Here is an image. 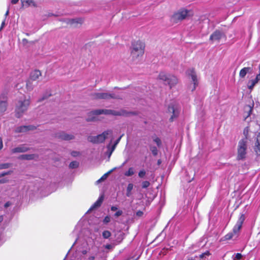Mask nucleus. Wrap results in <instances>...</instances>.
Here are the masks:
<instances>
[{
    "label": "nucleus",
    "mask_w": 260,
    "mask_h": 260,
    "mask_svg": "<svg viewBox=\"0 0 260 260\" xmlns=\"http://www.w3.org/2000/svg\"><path fill=\"white\" fill-rule=\"evenodd\" d=\"M223 34L219 30H216L214 31L210 37V40L211 41H218L222 37Z\"/></svg>",
    "instance_id": "12"
},
{
    "label": "nucleus",
    "mask_w": 260,
    "mask_h": 260,
    "mask_svg": "<svg viewBox=\"0 0 260 260\" xmlns=\"http://www.w3.org/2000/svg\"><path fill=\"white\" fill-rule=\"evenodd\" d=\"M187 74L191 79V83L188 85V88L190 91H193L198 85V80L196 73L193 69H189L187 71Z\"/></svg>",
    "instance_id": "9"
},
{
    "label": "nucleus",
    "mask_w": 260,
    "mask_h": 260,
    "mask_svg": "<svg viewBox=\"0 0 260 260\" xmlns=\"http://www.w3.org/2000/svg\"><path fill=\"white\" fill-rule=\"evenodd\" d=\"M150 149L154 155H156L157 154L158 150L156 147L151 146Z\"/></svg>",
    "instance_id": "29"
},
{
    "label": "nucleus",
    "mask_w": 260,
    "mask_h": 260,
    "mask_svg": "<svg viewBox=\"0 0 260 260\" xmlns=\"http://www.w3.org/2000/svg\"><path fill=\"white\" fill-rule=\"evenodd\" d=\"M79 163L76 161H72L70 163L69 167L71 168L74 169L78 167Z\"/></svg>",
    "instance_id": "27"
},
{
    "label": "nucleus",
    "mask_w": 260,
    "mask_h": 260,
    "mask_svg": "<svg viewBox=\"0 0 260 260\" xmlns=\"http://www.w3.org/2000/svg\"><path fill=\"white\" fill-rule=\"evenodd\" d=\"M22 5L24 7H36L37 4L35 0H21Z\"/></svg>",
    "instance_id": "16"
},
{
    "label": "nucleus",
    "mask_w": 260,
    "mask_h": 260,
    "mask_svg": "<svg viewBox=\"0 0 260 260\" xmlns=\"http://www.w3.org/2000/svg\"><path fill=\"white\" fill-rule=\"evenodd\" d=\"M259 81L260 78H257V75L254 79L249 81L248 83V87L249 89H252L254 85Z\"/></svg>",
    "instance_id": "19"
},
{
    "label": "nucleus",
    "mask_w": 260,
    "mask_h": 260,
    "mask_svg": "<svg viewBox=\"0 0 260 260\" xmlns=\"http://www.w3.org/2000/svg\"><path fill=\"white\" fill-rule=\"evenodd\" d=\"M107 149H108V157L109 158L110 157L112 152L115 149V145H113L111 147L110 145H109L107 146Z\"/></svg>",
    "instance_id": "25"
},
{
    "label": "nucleus",
    "mask_w": 260,
    "mask_h": 260,
    "mask_svg": "<svg viewBox=\"0 0 260 260\" xmlns=\"http://www.w3.org/2000/svg\"><path fill=\"white\" fill-rule=\"evenodd\" d=\"M112 114L114 115H123L124 114L121 113L120 112L113 111L111 110H104V109H100V110H96L93 111H91L90 112L89 114L90 115H92V117H88L87 118V120L88 121H93L95 120L96 119V116L100 115V114Z\"/></svg>",
    "instance_id": "8"
},
{
    "label": "nucleus",
    "mask_w": 260,
    "mask_h": 260,
    "mask_svg": "<svg viewBox=\"0 0 260 260\" xmlns=\"http://www.w3.org/2000/svg\"><path fill=\"white\" fill-rule=\"evenodd\" d=\"M35 154H23L21 155V158L23 159L30 160L33 159L35 157Z\"/></svg>",
    "instance_id": "23"
},
{
    "label": "nucleus",
    "mask_w": 260,
    "mask_h": 260,
    "mask_svg": "<svg viewBox=\"0 0 260 260\" xmlns=\"http://www.w3.org/2000/svg\"><path fill=\"white\" fill-rule=\"evenodd\" d=\"M116 168H114L109 171H108L107 173L105 174L99 180H98V182H100L101 180H105L107 178L109 174L112 173L115 170H116Z\"/></svg>",
    "instance_id": "24"
},
{
    "label": "nucleus",
    "mask_w": 260,
    "mask_h": 260,
    "mask_svg": "<svg viewBox=\"0 0 260 260\" xmlns=\"http://www.w3.org/2000/svg\"><path fill=\"white\" fill-rule=\"evenodd\" d=\"M5 25V20H4L2 23V24H1V28H0V30H1L3 27Z\"/></svg>",
    "instance_id": "45"
},
{
    "label": "nucleus",
    "mask_w": 260,
    "mask_h": 260,
    "mask_svg": "<svg viewBox=\"0 0 260 260\" xmlns=\"http://www.w3.org/2000/svg\"><path fill=\"white\" fill-rule=\"evenodd\" d=\"M111 233L109 231H104L102 234L103 237L105 239L109 238L111 236Z\"/></svg>",
    "instance_id": "28"
},
{
    "label": "nucleus",
    "mask_w": 260,
    "mask_h": 260,
    "mask_svg": "<svg viewBox=\"0 0 260 260\" xmlns=\"http://www.w3.org/2000/svg\"><path fill=\"white\" fill-rule=\"evenodd\" d=\"M9 166H10V165L8 163L0 164V170L4 169H7V168H9Z\"/></svg>",
    "instance_id": "32"
},
{
    "label": "nucleus",
    "mask_w": 260,
    "mask_h": 260,
    "mask_svg": "<svg viewBox=\"0 0 260 260\" xmlns=\"http://www.w3.org/2000/svg\"><path fill=\"white\" fill-rule=\"evenodd\" d=\"M135 173L134 169L133 168H129L128 170L125 172L124 175L126 176H131Z\"/></svg>",
    "instance_id": "26"
},
{
    "label": "nucleus",
    "mask_w": 260,
    "mask_h": 260,
    "mask_svg": "<svg viewBox=\"0 0 260 260\" xmlns=\"http://www.w3.org/2000/svg\"><path fill=\"white\" fill-rule=\"evenodd\" d=\"M34 128V126L29 125V126H21L17 127L16 129V132L17 133H23L26 132L28 131L32 130Z\"/></svg>",
    "instance_id": "13"
},
{
    "label": "nucleus",
    "mask_w": 260,
    "mask_h": 260,
    "mask_svg": "<svg viewBox=\"0 0 260 260\" xmlns=\"http://www.w3.org/2000/svg\"><path fill=\"white\" fill-rule=\"evenodd\" d=\"M146 172L144 170L140 171L139 173V176L140 178H143L145 175Z\"/></svg>",
    "instance_id": "34"
},
{
    "label": "nucleus",
    "mask_w": 260,
    "mask_h": 260,
    "mask_svg": "<svg viewBox=\"0 0 260 260\" xmlns=\"http://www.w3.org/2000/svg\"><path fill=\"white\" fill-rule=\"evenodd\" d=\"M259 73L257 75V78H260V64L259 67Z\"/></svg>",
    "instance_id": "55"
},
{
    "label": "nucleus",
    "mask_w": 260,
    "mask_h": 260,
    "mask_svg": "<svg viewBox=\"0 0 260 260\" xmlns=\"http://www.w3.org/2000/svg\"><path fill=\"white\" fill-rule=\"evenodd\" d=\"M3 220V216H0V222H2Z\"/></svg>",
    "instance_id": "57"
},
{
    "label": "nucleus",
    "mask_w": 260,
    "mask_h": 260,
    "mask_svg": "<svg viewBox=\"0 0 260 260\" xmlns=\"http://www.w3.org/2000/svg\"><path fill=\"white\" fill-rule=\"evenodd\" d=\"M112 137V131L108 130L96 136H89L88 137V141L93 143H100L103 142L106 139Z\"/></svg>",
    "instance_id": "7"
},
{
    "label": "nucleus",
    "mask_w": 260,
    "mask_h": 260,
    "mask_svg": "<svg viewBox=\"0 0 260 260\" xmlns=\"http://www.w3.org/2000/svg\"><path fill=\"white\" fill-rule=\"evenodd\" d=\"M9 13V9H8L7 12H6V14H5V16L6 17H7Z\"/></svg>",
    "instance_id": "54"
},
{
    "label": "nucleus",
    "mask_w": 260,
    "mask_h": 260,
    "mask_svg": "<svg viewBox=\"0 0 260 260\" xmlns=\"http://www.w3.org/2000/svg\"><path fill=\"white\" fill-rule=\"evenodd\" d=\"M92 98L94 99H120L121 96L115 94H108L107 93L95 92L92 94Z\"/></svg>",
    "instance_id": "10"
},
{
    "label": "nucleus",
    "mask_w": 260,
    "mask_h": 260,
    "mask_svg": "<svg viewBox=\"0 0 260 260\" xmlns=\"http://www.w3.org/2000/svg\"><path fill=\"white\" fill-rule=\"evenodd\" d=\"M249 132V128L248 127H246L244 129L243 131V135L245 136V138L244 139H246L247 141V137H248V134Z\"/></svg>",
    "instance_id": "30"
},
{
    "label": "nucleus",
    "mask_w": 260,
    "mask_h": 260,
    "mask_svg": "<svg viewBox=\"0 0 260 260\" xmlns=\"http://www.w3.org/2000/svg\"><path fill=\"white\" fill-rule=\"evenodd\" d=\"M245 219L244 214L242 213L240 214L236 224L233 228L232 232L225 235V238L226 240H230L235 236L236 237H238Z\"/></svg>",
    "instance_id": "3"
},
{
    "label": "nucleus",
    "mask_w": 260,
    "mask_h": 260,
    "mask_svg": "<svg viewBox=\"0 0 260 260\" xmlns=\"http://www.w3.org/2000/svg\"><path fill=\"white\" fill-rule=\"evenodd\" d=\"M110 221V217L109 216H107L104 219L103 222L105 223H107Z\"/></svg>",
    "instance_id": "35"
},
{
    "label": "nucleus",
    "mask_w": 260,
    "mask_h": 260,
    "mask_svg": "<svg viewBox=\"0 0 260 260\" xmlns=\"http://www.w3.org/2000/svg\"><path fill=\"white\" fill-rule=\"evenodd\" d=\"M103 201V197H100L99 199L94 203L93 205L90 208L88 212H89L99 207H100Z\"/></svg>",
    "instance_id": "17"
},
{
    "label": "nucleus",
    "mask_w": 260,
    "mask_h": 260,
    "mask_svg": "<svg viewBox=\"0 0 260 260\" xmlns=\"http://www.w3.org/2000/svg\"><path fill=\"white\" fill-rule=\"evenodd\" d=\"M145 44L141 41H137L133 43L131 47V56L132 59L136 61H139L142 58L144 53Z\"/></svg>",
    "instance_id": "1"
},
{
    "label": "nucleus",
    "mask_w": 260,
    "mask_h": 260,
    "mask_svg": "<svg viewBox=\"0 0 260 260\" xmlns=\"http://www.w3.org/2000/svg\"><path fill=\"white\" fill-rule=\"evenodd\" d=\"M242 255L240 253H237L236 254L235 258L239 260L240 259L242 258Z\"/></svg>",
    "instance_id": "38"
},
{
    "label": "nucleus",
    "mask_w": 260,
    "mask_h": 260,
    "mask_svg": "<svg viewBox=\"0 0 260 260\" xmlns=\"http://www.w3.org/2000/svg\"><path fill=\"white\" fill-rule=\"evenodd\" d=\"M247 141L245 139H242L239 141L237 146L238 160H244L246 157L247 153Z\"/></svg>",
    "instance_id": "4"
},
{
    "label": "nucleus",
    "mask_w": 260,
    "mask_h": 260,
    "mask_svg": "<svg viewBox=\"0 0 260 260\" xmlns=\"http://www.w3.org/2000/svg\"><path fill=\"white\" fill-rule=\"evenodd\" d=\"M134 185L132 183H129L127 185L126 188V195L127 197H129L132 194V190L133 189Z\"/></svg>",
    "instance_id": "21"
},
{
    "label": "nucleus",
    "mask_w": 260,
    "mask_h": 260,
    "mask_svg": "<svg viewBox=\"0 0 260 260\" xmlns=\"http://www.w3.org/2000/svg\"><path fill=\"white\" fill-rule=\"evenodd\" d=\"M60 137L62 139H63L64 140H70L73 139L74 136L72 135L67 134L66 133H63L61 136Z\"/></svg>",
    "instance_id": "22"
},
{
    "label": "nucleus",
    "mask_w": 260,
    "mask_h": 260,
    "mask_svg": "<svg viewBox=\"0 0 260 260\" xmlns=\"http://www.w3.org/2000/svg\"><path fill=\"white\" fill-rule=\"evenodd\" d=\"M22 43L24 45H25L28 43V40L26 39H23L22 40Z\"/></svg>",
    "instance_id": "43"
},
{
    "label": "nucleus",
    "mask_w": 260,
    "mask_h": 260,
    "mask_svg": "<svg viewBox=\"0 0 260 260\" xmlns=\"http://www.w3.org/2000/svg\"><path fill=\"white\" fill-rule=\"evenodd\" d=\"M26 87H27V88L28 89H31V87H30V86H29V82L27 83V84H26Z\"/></svg>",
    "instance_id": "50"
},
{
    "label": "nucleus",
    "mask_w": 260,
    "mask_h": 260,
    "mask_svg": "<svg viewBox=\"0 0 260 260\" xmlns=\"http://www.w3.org/2000/svg\"><path fill=\"white\" fill-rule=\"evenodd\" d=\"M8 181V179H6V178H4V179H0V183H6Z\"/></svg>",
    "instance_id": "39"
},
{
    "label": "nucleus",
    "mask_w": 260,
    "mask_h": 260,
    "mask_svg": "<svg viewBox=\"0 0 260 260\" xmlns=\"http://www.w3.org/2000/svg\"><path fill=\"white\" fill-rule=\"evenodd\" d=\"M75 22H77V23H78V20H76L75 19H72V23H74Z\"/></svg>",
    "instance_id": "53"
},
{
    "label": "nucleus",
    "mask_w": 260,
    "mask_h": 260,
    "mask_svg": "<svg viewBox=\"0 0 260 260\" xmlns=\"http://www.w3.org/2000/svg\"><path fill=\"white\" fill-rule=\"evenodd\" d=\"M105 247H106V248L109 249L112 248V246L110 244H108V245H106Z\"/></svg>",
    "instance_id": "47"
},
{
    "label": "nucleus",
    "mask_w": 260,
    "mask_h": 260,
    "mask_svg": "<svg viewBox=\"0 0 260 260\" xmlns=\"http://www.w3.org/2000/svg\"><path fill=\"white\" fill-rule=\"evenodd\" d=\"M153 141L157 144V146L159 147L161 145V142L159 138L156 137L153 139Z\"/></svg>",
    "instance_id": "31"
},
{
    "label": "nucleus",
    "mask_w": 260,
    "mask_h": 260,
    "mask_svg": "<svg viewBox=\"0 0 260 260\" xmlns=\"http://www.w3.org/2000/svg\"><path fill=\"white\" fill-rule=\"evenodd\" d=\"M122 136H121L116 141V142H115L114 144L113 145H115V147L116 146V145L118 144V143L119 142V141H120V139L121 138Z\"/></svg>",
    "instance_id": "42"
},
{
    "label": "nucleus",
    "mask_w": 260,
    "mask_h": 260,
    "mask_svg": "<svg viewBox=\"0 0 260 260\" xmlns=\"http://www.w3.org/2000/svg\"><path fill=\"white\" fill-rule=\"evenodd\" d=\"M29 105V100L25 98H21L16 104L15 110L16 116L20 117L22 114L27 110Z\"/></svg>",
    "instance_id": "6"
},
{
    "label": "nucleus",
    "mask_w": 260,
    "mask_h": 260,
    "mask_svg": "<svg viewBox=\"0 0 260 260\" xmlns=\"http://www.w3.org/2000/svg\"><path fill=\"white\" fill-rule=\"evenodd\" d=\"M94 259V257L93 256H90L88 258V260H93Z\"/></svg>",
    "instance_id": "52"
},
{
    "label": "nucleus",
    "mask_w": 260,
    "mask_h": 260,
    "mask_svg": "<svg viewBox=\"0 0 260 260\" xmlns=\"http://www.w3.org/2000/svg\"><path fill=\"white\" fill-rule=\"evenodd\" d=\"M245 109H247L249 110V113H248V116L250 115V113L252 111V107H251L250 106H247L245 107Z\"/></svg>",
    "instance_id": "40"
},
{
    "label": "nucleus",
    "mask_w": 260,
    "mask_h": 260,
    "mask_svg": "<svg viewBox=\"0 0 260 260\" xmlns=\"http://www.w3.org/2000/svg\"><path fill=\"white\" fill-rule=\"evenodd\" d=\"M189 11L182 8L175 12L171 17V21L173 23H178L185 19L189 16Z\"/></svg>",
    "instance_id": "5"
},
{
    "label": "nucleus",
    "mask_w": 260,
    "mask_h": 260,
    "mask_svg": "<svg viewBox=\"0 0 260 260\" xmlns=\"http://www.w3.org/2000/svg\"><path fill=\"white\" fill-rule=\"evenodd\" d=\"M168 110L170 112L173 113V115L171 116V119H173V117H176L179 114V110L173 105H170L169 106Z\"/></svg>",
    "instance_id": "15"
},
{
    "label": "nucleus",
    "mask_w": 260,
    "mask_h": 260,
    "mask_svg": "<svg viewBox=\"0 0 260 260\" xmlns=\"http://www.w3.org/2000/svg\"><path fill=\"white\" fill-rule=\"evenodd\" d=\"M158 78L166 82L170 88L175 86L178 82V79L174 75L169 74L164 72L159 73Z\"/></svg>",
    "instance_id": "2"
},
{
    "label": "nucleus",
    "mask_w": 260,
    "mask_h": 260,
    "mask_svg": "<svg viewBox=\"0 0 260 260\" xmlns=\"http://www.w3.org/2000/svg\"><path fill=\"white\" fill-rule=\"evenodd\" d=\"M250 70V68H244L242 70H241L239 76L241 78H244L247 74V73L249 72Z\"/></svg>",
    "instance_id": "20"
},
{
    "label": "nucleus",
    "mask_w": 260,
    "mask_h": 260,
    "mask_svg": "<svg viewBox=\"0 0 260 260\" xmlns=\"http://www.w3.org/2000/svg\"><path fill=\"white\" fill-rule=\"evenodd\" d=\"M3 141L2 139L0 138V150L3 148Z\"/></svg>",
    "instance_id": "48"
},
{
    "label": "nucleus",
    "mask_w": 260,
    "mask_h": 260,
    "mask_svg": "<svg viewBox=\"0 0 260 260\" xmlns=\"http://www.w3.org/2000/svg\"><path fill=\"white\" fill-rule=\"evenodd\" d=\"M122 214V211L121 210H118L114 214V216L116 217H118L121 215Z\"/></svg>",
    "instance_id": "36"
},
{
    "label": "nucleus",
    "mask_w": 260,
    "mask_h": 260,
    "mask_svg": "<svg viewBox=\"0 0 260 260\" xmlns=\"http://www.w3.org/2000/svg\"><path fill=\"white\" fill-rule=\"evenodd\" d=\"M29 148L25 145H21L12 149L13 153L24 152L27 151Z\"/></svg>",
    "instance_id": "14"
},
{
    "label": "nucleus",
    "mask_w": 260,
    "mask_h": 260,
    "mask_svg": "<svg viewBox=\"0 0 260 260\" xmlns=\"http://www.w3.org/2000/svg\"><path fill=\"white\" fill-rule=\"evenodd\" d=\"M41 75V72L39 70H35L32 72L30 75V79L32 80H36Z\"/></svg>",
    "instance_id": "18"
},
{
    "label": "nucleus",
    "mask_w": 260,
    "mask_h": 260,
    "mask_svg": "<svg viewBox=\"0 0 260 260\" xmlns=\"http://www.w3.org/2000/svg\"><path fill=\"white\" fill-rule=\"evenodd\" d=\"M143 212L141 211H138L136 212L137 216H139V217L142 216L143 215Z\"/></svg>",
    "instance_id": "41"
},
{
    "label": "nucleus",
    "mask_w": 260,
    "mask_h": 260,
    "mask_svg": "<svg viewBox=\"0 0 260 260\" xmlns=\"http://www.w3.org/2000/svg\"><path fill=\"white\" fill-rule=\"evenodd\" d=\"M10 204L9 202H7L5 204V207H8L9 206Z\"/></svg>",
    "instance_id": "56"
},
{
    "label": "nucleus",
    "mask_w": 260,
    "mask_h": 260,
    "mask_svg": "<svg viewBox=\"0 0 260 260\" xmlns=\"http://www.w3.org/2000/svg\"><path fill=\"white\" fill-rule=\"evenodd\" d=\"M111 210L112 211H115L117 210V208L115 206H112L111 207Z\"/></svg>",
    "instance_id": "44"
},
{
    "label": "nucleus",
    "mask_w": 260,
    "mask_h": 260,
    "mask_svg": "<svg viewBox=\"0 0 260 260\" xmlns=\"http://www.w3.org/2000/svg\"><path fill=\"white\" fill-rule=\"evenodd\" d=\"M19 0H11V3L13 4H16L18 2Z\"/></svg>",
    "instance_id": "49"
},
{
    "label": "nucleus",
    "mask_w": 260,
    "mask_h": 260,
    "mask_svg": "<svg viewBox=\"0 0 260 260\" xmlns=\"http://www.w3.org/2000/svg\"><path fill=\"white\" fill-rule=\"evenodd\" d=\"M7 97L5 94H2L0 96V114L3 113L7 109Z\"/></svg>",
    "instance_id": "11"
},
{
    "label": "nucleus",
    "mask_w": 260,
    "mask_h": 260,
    "mask_svg": "<svg viewBox=\"0 0 260 260\" xmlns=\"http://www.w3.org/2000/svg\"><path fill=\"white\" fill-rule=\"evenodd\" d=\"M79 154V153L78 152H73L72 153V155L74 156H76Z\"/></svg>",
    "instance_id": "46"
},
{
    "label": "nucleus",
    "mask_w": 260,
    "mask_h": 260,
    "mask_svg": "<svg viewBox=\"0 0 260 260\" xmlns=\"http://www.w3.org/2000/svg\"><path fill=\"white\" fill-rule=\"evenodd\" d=\"M10 173H11L10 171L3 172V173L0 174V177H2L6 175L10 174Z\"/></svg>",
    "instance_id": "37"
},
{
    "label": "nucleus",
    "mask_w": 260,
    "mask_h": 260,
    "mask_svg": "<svg viewBox=\"0 0 260 260\" xmlns=\"http://www.w3.org/2000/svg\"><path fill=\"white\" fill-rule=\"evenodd\" d=\"M209 254V252H205L204 254L201 255V257H203L204 254L208 255Z\"/></svg>",
    "instance_id": "51"
},
{
    "label": "nucleus",
    "mask_w": 260,
    "mask_h": 260,
    "mask_svg": "<svg viewBox=\"0 0 260 260\" xmlns=\"http://www.w3.org/2000/svg\"><path fill=\"white\" fill-rule=\"evenodd\" d=\"M149 185L150 183L147 181H143L142 182V187L144 188L148 187L149 186Z\"/></svg>",
    "instance_id": "33"
}]
</instances>
